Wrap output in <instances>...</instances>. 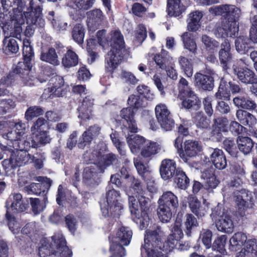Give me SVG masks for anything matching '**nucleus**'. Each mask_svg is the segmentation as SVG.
Instances as JSON below:
<instances>
[{
  "label": "nucleus",
  "instance_id": "2",
  "mask_svg": "<svg viewBox=\"0 0 257 257\" xmlns=\"http://www.w3.org/2000/svg\"><path fill=\"white\" fill-rule=\"evenodd\" d=\"M120 173L122 177L131 184V187L126 189L128 196L130 211L134 221L139 224L141 229L146 227L149 223V199L144 195L145 191L140 182L133 176L128 174L125 167H122Z\"/></svg>",
  "mask_w": 257,
  "mask_h": 257
},
{
  "label": "nucleus",
  "instance_id": "19",
  "mask_svg": "<svg viewBox=\"0 0 257 257\" xmlns=\"http://www.w3.org/2000/svg\"><path fill=\"white\" fill-rule=\"evenodd\" d=\"M209 12L215 15H222L226 16L228 19L227 23L235 21L240 15V10L233 5H224L219 7H215L210 8Z\"/></svg>",
  "mask_w": 257,
  "mask_h": 257
},
{
  "label": "nucleus",
  "instance_id": "17",
  "mask_svg": "<svg viewBox=\"0 0 257 257\" xmlns=\"http://www.w3.org/2000/svg\"><path fill=\"white\" fill-rule=\"evenodd\" d=\"M89 150H91L93 151V154H90V155H98L100 152H101L100 155H99L98 158H97V160L95 161L97 165H98L99 169V171L100 173H102L105 168L111 165L116 160V156L113 154H108L105 156H102V154L106 150V145L103 142H100L96 147L91 148Z\"/></svg>",
  "mask_w": 257,
  "mask_h": 257
},
{
  "label": "nucleus",
  "instance_id": "54",
  "mask_svg": "<svg viewBox=\"0 0 257 257\" xmlns=\"http://www.w3.org/2000/svg\"><path fill=\"white\" fill-rule=\"evenodd\" d=\"M85 29L83 26L80 24L76 25L72 31V36L74 41L81 45L83 43Z\"/></svg>",
  "mask_w": 257,
  "mask_h": 257
},
{
  "label": "nucleus",
  "instance_id": "13",
  "mask_svg": "<svg viewBox=\"0 0 257 257\" xmlns=\"http://www.w3.org/2000/svg\"><path fill=\"white\" fill-rule=\"evenodd\" d=\"M12 4L7 2L6 0H0V25H3V28L4 33L6 36H10L7 30L13 28L14 23H12V17L14 15L15 11L20 12L23 16L22 9L18 7L16 9H14L13 12L10 16H8L9 8L12 6Z\"/></svg>",
  "mask_w": 257,
  "mask_h": 257
},
{
  "label": "nucleus",
  "instance_id": "21",
  "mask_svg": "<svg viewBox=\"0 0 257 257\" xmlns=\"http://www.w3.org/2000/svg\"><path fill=\"white\" fill-rule=\"evenodd\" d=\"M238 24L235 21L231 22L230 24L227 21L218 24L214 30V34L217 38H225L227 37H233L238 33Z\"/></svg>",
  "mask_w": 257,
  "mask_h": 257
},
{
  "label": "nucleus",
  "instance_id": "14",
  "mask_svg": "<svg viewBox=\"0 0 257 257\" xmlns=\"http://www.w3.org/2000/svg\"><path fill=\"white\" fill-rule=\"evenodd\" d=\"M155 114L158 122L164 130L169 131L174 126V121L172 118L169 110L165 104L160 103L156 105Z\"/></svg>",
  "mask_w": 257,
  "mask_h": 257
},
{
  "label": "nucleus",
  "instance_id": "43",
  "mask_svg": "<svg viewBox=\"0 0 257 257\" xmlns=\"http://www.w3.org/2000/svg\"><path fill=\"white\" fill-rule=\"evenodd\" d=\"M158 203L176 209L178 206L177 197L171 191H166L163 193L158 200Z\"/></svg>",
  "mask_w": 257,
  "mask_h": 257
},
{
  "label": "nucleus",
  "instance_id": "20",
  "mask_svg": "<svg viewBox=\"0 0 257 257\" xmlns=\"http://www.w3.org/2000/svg\"><path fill=\"white\" fill-rule=\"evenodd\" d=\"M52 242L50 248L54 250L58 257H71L72 251L66 246L65 239L61 233L55 234L52 237Z\"/></svg>",
  "mask_w": 257,
  "mask_h": 257
},
{
  "label": "nucleus",
  "instance_id": "61",
  "mask_svg": "<svg viewBox=\"0 0 257 257\" xmlns=\"http://www.w3.org/2000/svg\"><path fill=\"white\" fill-rule=\"evenodd\" d=\"M6 215L8 220L9 229L14 234L19 233L21 226L20 222L16 220V218L11 215V214L8 215V213H6Z\"/></svg>",
  "mask_w": 257,
  "mask_h": 257
},
{
  "label": "nucleus",
  "instance_id": "63",
  "mask_svg": "<svg viewBox=\"0 0 257 257\" xmlns=\"http://www.w3.org/2000/svg\"><path fill=\"white\" fill-rule=\"evenodd\" d=\"M212 232L208 229H202L200 232L199 239L206 248H209L211 246Z\"/></svg>",
  "mask_w": 257,
  "mask_h": 257
},
{
  "label": "nucleus",
  "instance_id": "32",
  "mask_svg": "<svg viewBox=\"0 0 257 257\" xmlns=\"http://www.w3.org/2000/svg\"><path fill=\"white\" fill-rule=\"evenodd\" d=\"M233 69L236 74L238 78L242 83L246 84H257V77L253 71L247 68H238L235 66Z\"/></svg>",
  "mask_w": 257,
  "mask_h": 257
},
{
  "label": "nucleus",
  "instance_id": "18",
  "mask_svg": "<svg viewBox=\"0 0 257 257\" xmlns=\"http://www.w3.org/2000/svg\"><path fill=\"white\" fill-rule=\"evenodd\" d=\"M221 48L219 52V58L221 64L224 69L232 68L236 64L241 65L243 62L241 60H233L230 54V46L227 41H225L221 44Z\"/></svg>",
  "mask_w": 257,
  "mask_h": 257
},
{
  "label": "nucleus",
  "instance_id": "64",
  "mask_svg": "<svg viewBox=\"0 0 257 257\" xmlns=\"http://www.w3.org/2000/svg\"><path fill=\"white\" fill-rule=\"evenodd\" d=\"M147 36L146 29L143 25H139L135 31V42L137 44H141Z\"/></svg>",
  "mask_w": 257,
  "mask_h": 257
},
{
  "label": "nucleus",
  "instance_id": "62",
  "mask_svg": "<svg viewBox=\"0 0 257 257\" xmlns=\"http://www.w3.org/2000/svg\"><path fill=\"white\" fill-rule=\"evenodd\" d=\"M194 121L198 127L207 128L209 125L210 121L204 115L202 112H197L193 116Z\"/></svg>",
  "mask_w": 257,
  "mask_h": 257
},
{
  "label": "nucleus",
  "instance_id": "49",
  "mask_svg": "<svg viewBox=\"0 0 257 257\" xmlns=\"http://www.w3.org/2000/svg\"><path fill=\"white\" fill-rule=\"evenodd\" d=\"M184 48L189 51L195 53L197 50V45L192 34L185 32L181 36Z\"/></svg>",
  "mask_w": 257,
  "mask_h": 257
},
{
  "label": "nucleus",
  "instance_id": "55",
  "mask_svg": "<svg viewBox=\"0 0 257 257\" xmlns=\"http://www.w3.org/2000/svg\"><path fill=\"white\" fill-rule=\"evenodd\" d=\"M134 163L138 173L142 176L144 179L146 177H150L151 175L150 171L147 165L143 163L142 160L140 158L137 157L134 159Z\"/></svg>",
  "mask_w": 257,
  "mask_h": 257
},
{
  "label": "nucleus",
  "instance_id": "12",
  "mask_svg": "<svg viewBox=\"0 0 257 257\" xmlns=\"http://www.w3.org/2000/svg\"><path fill=\"white\" fill-rule=\"evenodd\" d=\"M23 60L17 64L14 72L20 75L25 85L29 86L37 85L38 80L32 75V61H29L28 63L25 60Z\"/></svg>",
  "mask_w": 257,
  "mask_h": 257
},
{
  "label": "nucleus",
  "instance_id": "27",
  "mask_svg": "<svg viewBox=\"0 0 257 257\" xmlns=\"http://www.w3.org/2000/svg\"><path fill=\"white\" fill-rule=\"evenodd\" d=\"M176 162L171 159H164L160 167V172L161 177L165 180H169L177 175Z\"/></svg>",
  "mask_w": 257,
  "mask_h": 257
},
{
  "label": "nucleus",
  "instance_id": "60",
  "mask_svg": "<svg viewBox=\"0 0 257 257\" xmlns=\"http://www.w3.org/2000/svg\"><path fill=\"white\" fill-rule=\"evenodd\" d=\"M198 223L196 218L191 214H187L185 217L184 226L186 229V233L190 235L193 228L197 227Z\"/></svg>",
  "mask_w": 257,
  "mask_h": 257
},
{
  "label": "nucleus",
  "instance_id": "11",
  "mask_svg": "<svg viewBox=\"0 0 257 257\" xmlns=\"http://www.w3.org/2000/svg\"><path fill=\"white\" fill-rule=\"evenodd\" d=\"M7 125L10 127H13L15 128L14 131H9L6 134H4L3 137L5 139L10 140L12 143V147L14 148V145L16 142H20V144L25 142H28L26 134V125L22 122L15 123L10 121L7 123Z\"/></svg>",
  "mask_w": 257,
  "mask_h": 257
},
{
  "label": "nucleus",
  "instance_id": "52",
  "mask_svg": "<svg viewBox=\"0 0 257 257\" xmlns=\"http://www.w3.org/2000/svg\"><path fill=\"white\" fill-rule=\"evenodd\" d=\"M236 142L239 150L243 154H247L251 151L253 143L249 138L239 136Z\"/></svg>",
  "mask_w": 257,
  "mask_h": 257
},
{
  "label": "nucleus",
  "instance_id": "56",
  "mask_svg": "<svg viewBox=\"0 0 257 257\" xmlns=\"http://www.w3.org/2000/svg\"><path fill=\"white\" fill-rule=\"evenodd\" d=\"M23 60H25L26 62L32 61L33 58L34 56V53L31 45L30 40L26 38L24 39L23 41Z\"/></svg>",
  "mask_w": 257,
  "mask_h": 257
},
{
  "label": "nucleus",
  "instance_id": "37",
  "mask_svg": "<svg viewBox=\"0 0 257 257\" xmlns=\"http://www.w3.org/2000/svg\"><path fill=\"white\" fill-rule=\"evenodd\" d=\"M132 234V231L129 228L121 226L118 229L115 236H111L109 238L114 240H117V242L122 245H128L131 242Z\"/></svg>",
  "mask_w": 257,
  "mask_h": 257
},
{
  "label": "nucleus",
  "instance_id": "34",
  "mask_svg": "<svg viewBox=\"0 0 257 257\" xmlns=\"http://www.w3.org/2000/svg\"><path fill=\"white\" fill-rule=\"evenodd\" d=\"M228 128V121L226 118L219 117L215 119L212 126V137L220 140L222 132H226Z\"/></svg>",
  "mask_w": 257,
  "mask_h": 257
},
{
  "label": "nucleus",
  "instance_id": "26",
  "mask_svg": "<svg viewBox=\"0 0 257 257\" xmlns=\"http://www.w3.org/2000/svg\"><path fill=\"white\" fill-rule=\"evenodd\" d=\"M87 25L89 32L95 31L104 20V16L99 9H94L87 13Z\"/></svg>",
  "mask_w": 257,
  "mask_h": 257
},
{
  "label": "nucleus",
  "instance_id": "35",
  "mask_svg": "<svg viewBox=\"0 0 257 257\" xmlns=\"http://www.w3.org/2000/svg\"><path fill=\"white\" fill-rule=\"evenodd\" d=\"M247 240L246 234L241 231L235 233L230 238L229 241V249L233 251H236L244 247V244Z\"/></svg>",
  "mask_w": 257,
  "mask_h": 257
},
{
  "label": "nucleus",
  "instance_id": "10",
  "mask_svg": "<svg viewBox=\"0 0 257 257\" xmlns=\"http://www.w3.org/2000/svg\"><path fill=\"white\" fill-rule=\"evenodd\" d=\"M29 207L28 200L20 193H12L6 202L7 213H17L26 211Z\"/></svg>",
  "mask_w": 257,
  "mask_h": 257
},
{
  "label": "nucleus",
  "instance_id": "7",
  "mask_svg": "<svg viewBox=\"0 0 257 257\" xmlns=\"http://www.w3.org/2000/svg\"><path fill=\"white\" fill-rule=\"evenodd\" d=\"M210 216L215 221L217 230L219 231L230 233L234 230V225L231 216L223 208L222 205L218 204L212 211Z\"/></svg>",
  "mask_w": 257,
  "mask_h": 257
},
{
  "label": "nucleus",
  "instance_id": "24",
  "mask_svg": "<svg viewBox=\"0 0 257 257\" xmlns=\"http://www.w3.org/2000/svg\"><path fill=\"white\" fill-rule=\"evenodd\" d=\"M202 150V147L198 142L192 140L186 141L184 144L183 151L179 156L184 162H187L188 157L196 156Z\"/></svg>",
  "mask_w": 257,
  "mask_h": 257
},
{
  "label": "nucleus",
  "instance_id": "1",
  "mask_svg": "<svg viewBox=\"0 0 257 257\" xmlns=\"http://www.w3.org/2000/svg\"><path fill=\"white\" fill-rule=\"evenodd\" d=\"M181 217V215H178L172 233L163 244L162 241L164 235L160 228L157 227L147 229L144 235V243L141 247L142 257H168L160 250L170 251L177 246L183 235Z\"/></svg>",
  "mask_w": 257,
  "mask_h": 257
},
{
  "label": "nucleus",
  "instance_id": "28",
  "mask_svg": "<svg viewBox=\"0 0 257 257\" xmlns=\"http://www.w3.org/2000/svg\"><path fill=\"white\" fill-rule=\"evenodd\" d=\"M128 132L126 133V141L132 153L137 155L140 153L141 149L145 142L146 139L137 135H130Z\"/></svg>",
  "mask_w": 257,
  "mask_h": 257
},
{
  "label": "nucleus",
  "instance_id": "51",
  "mask_svg": "<svg viewBox=\"0 0 257 257\" xmlns=\"http://www.w3.org/2000/svg\"><path fill=\"white\" fill-rule=\"evenodd\" d=\"M179 64L181 69L188 77H191L193 73V64L191 59L185 57L180 56L178 59Z\"/></svg>",
  "mask_w": 257,
  "mask_h": 257
},
{
  "label": "nucleus",
  "instance_id": "29",
  "mask_svg": "<svg viewBox=\"0 0 257 257\" xmlns=\"http://www.w3.org/2000/svg\"><path fill=\"white\" fill-rule=\"evenodd\" d=\"M161 149V145L158 143L146 139L140 154L144 158L151 159L158 154Z\"/></svg>",
  "mask_w": 257,
  "mask_h": 257
},
{
  "label": "nucleus",
  "instance_id": "4",
  "mask_svg": "<svg viewBox=\"0 0 257 257\" xmlns=\"http://www.w3.org/2000/svg\"><path fill=\"white\" fill-rule=\"evenodd\" d=\"M35 145V144L34 143L29 142H25L21 144L20 142H16L13 149L11 148L10 145L8 147L0 144V149L10 155L9 159L3 161V166L7 173H13L11 171L14 169L31 162L32 159L27 151V149Z\"/></svg>",
  "mask_w": 257,
  "mask_h": 257
},
{
  "label": "nucleus",
  "instance_id": "30",
  "mask_svg": "<svg viewBox=\"0 0 257 257\" xmlns=\"http://www.w3.org/2000/svg\"><path fill=\"white\" fill-rule=\"evenodd\" d=\"M100 131V127L97 125H94L89 127L85 131L79 139L78 146L79 148L83 149L88 145L91 141L98 136Z\"/></svg>",
  "mask_w": 257,
  "mask_h": 257
},
{
  "label": "nucleus",
  "instance_id": "16",
  "mask_svg": "<svg viewBox=\"0 0 257 257\" xmlns=\"http://www.w3.org/2000/svg\"><path fill=\"white\" fill-rule=\"evenodd\" d=\"M66 93V87L64 80L59 76H55L50 80L49 87L45 89L43 97L53 98L54 96H63Z\"/></svg>",
  "mask_w": 257,
  "mask_h": 257
},
{
  "label": "nucleus",
  "instance_id": "41",
  "mask_svg": "<svg viewBox=\"0 0 257 257\" xmlns=\"http://www.w3.org/2000/svg\"><path fill=\"white\" fill-rule=\"evenodd\" d=\"M182 105L185 108L197 109L199 108L200 101L194 92L180 96Z\"/></svg>",
  "mask_w": 257,
  "mask_h": 257
},
{
  "label": "nucleus",
  "instance_id": "3",
  "mask_svg": "<svg viewBox=\"0 0 257 257\" xmlns=\"http://www.w3.org/2000/svg\"><path fill=\"white\" fill-rule=\"evenodd\" d=\"M105 30L97 33V40L99 45L104 49L111 47L110 51L105 58L106 71L111 73L120 64L123 58L128 55V51L124 47L123 37L118 30L111 32L105 37Z\"/></svg>",
  "mask_w": 257,
  "mask_h": 257
},
{
  "label": "nucleus",
  "instance_id": "57",
  "mask_svg": "<svg viewBox=\"0 0 257 257\" xmlns=\"http://www.w3.org/2000/svg\"><path fill=\"white\" fill-rule=\"evenodd\" d=\"M227 241V236L225 235H222L216 238L212 245V249L216 250L221 253H224L225 252V246Z\"/></svg>",
  "mask_w": 257,
  "mask_h": 257
},
{
  "label": "nucleus",
  "instance_id": "47",
  "mask_svg": "<svg viewBox=\"0 0 257 257\" xmlns=\"http://www.w3.org/2000/svg\"><path fill=\"white\" fill-rule=\"evenodd\" d=\"M40 59L55 66L58 65L60 63L58 55L53 48H50L46 52H42Z\"/></svg>",
  "mask_w": 257,
  "mask_h": 257
},
{
  "label": "nucleus",
  "instance_id": "23",
  "mask_svg": "<svg viewBox=\"0 0 257 257\" xmlns=\"http://www.w3.org/2000/svg\"><path fill=\"white\" fill-rule=\"evenodd\" d=\"M239 91L240 88L238 85L231 82H228L222 79L215 95L219 99H229L230 92L234 94L239 92Z\"/></svg>",
  "mask_w": 257,
  "mask_h": 257
},
{
  "label": "nucleus",
  "instance_id": "33",
  "mask_svg": "<svg viewBox=\"0 0 257 257\" xmlns=\"http://www.w3.org/2000/svg\"><path fill=\"white\" fill-rule=\"evenodd\" d=\"M93 105V99L90 96L86 97L78 108L79 117L84 120L90 119L92 117Z\"/></svg>",
  "mask_w": 257,
  "mask_h": 257
},
{
  "label": "nucleus",
  "instance_id": "42",
  "mask_svg": "<svg viewBox=\"0 0 257 257\" xmlns=\"http://www.w3.org/2000/svg\"><path fill=\"white\" fill-rule=\"evenodd\" d=\"M202 12L196 11L188 15L187 29L189 31L196 32L200 27V21L203 17Z\"/></svg>",
  "mask_w": 257,
  "mask_h": 257
},
{
  "label": "nucleus",
  "instance_id": "22",
  "mask_svg": "<svg viewBox=\"0 0 257 257\" xmlns=\"http://www.w3.org/2000/svg\"><path fill=\"white\" fill-rule=\"evenodd\" d=\"M93 151L91 150L87 151L83 155V158L86 162L91 161L92 164L89 166L86 167L83 172V178L88 180L94 177L96 174L99 172V167L98 165L95 163V161L97 160V158L99 157V155H100L101 152L98 153V155L94 156L93 155H90V154H93Z\"/></svg>",
  "mask_w": 257,
  "mask_h": 257
},
{
  "label": "nucleus",
  "instance_id": "38",
  "mask_svg": "<svg viewBox=\"0 0 257 257\" xmlns=\"http://www.w3.org/2000/svg\"><path fill=\"white\" fill-rule=\"evenodd\" d=\"M201 178L204 180L205 186L208 190L215 188L219 183V180L216 178L213 169L204 171L202 173Z\"/></svg>",
  "mask_w": 257,
  "mask_h": 257
},
{
  "label": "nucleus",
  "instance_id": "50",
  "mask_svg": "<svg viewBox=\"0 0 257 257\" xmlns=\"http://www.w3.org/2000/svg\"><path fill=\"white\" fill-rule=\"evenodd\" d=\"M33 135V139L32 140H28L30 143H34L35 144V146H31L32 148H36L38 147L39 144H45L50 142L51 138L47 134V131H40L36 133Z\"/></svg>",
  "mask_w": 257,
  "mask_h": 257
},
{
  "label": "nucleus",
  "instance_id": "58",
  "mask_svg": "<svg viewBox=\"0 0 257 257\" xmlns=\"http://www.w3.org/2000/svg\"><path fill=\"white\" fill-rule=\"evenodd\" d=\"M32 209L35 214L42 212L46 207L47 200L44 198L40 200L38 198H30Z\"/></svg>",
  "mask_w": 257,
  "mask_h": 257
},
{
  "label": "nucleus",
  "instance_id": "9",
  "mask_svg": "<svg viewBox=\"0 0 257 257\" xmlns=\"http://www.w3.org/2000/svg\"><path fill=\"white\" fill-rule=\"evenodd\" d=\"M41 11L40 0H31L30 2V7L27 11L23 12L25 22H26L29 25L25 31L26 36L31 37L34 34L35 30L33 25L35 24L39 18Z\"/></svg>",
  "mask_w": 257,
  "mask_h": 257
},
{
  "label": "nucleus",
  "instance_id": "59",
  "mask_svg": "<svg viewBox=\"0 0 257 257\" xmlns=\"http://www.w3.org/2000/svg\"><path fill=\"white\" fill-rule=\"evenodd\" d=\"M176 176L177 186L181 189H186L189 184V179L185 173L180 168H178Z\"/></svg>",
  "mask_w": 257,
  "mask_h": 257
},
{
  "label": "nucleus",
  "instance_id": "15",
  "mask_svg": "<svg viewBox=\"0 0 257 257\" xmlns=\"http://www.w3.org/2000/svg\"><path fill=\"white\" fill-rule=\"evenodd\" d=\"M154 60L157 66L162 69H166L167 75L172 79L177 78V73L172 67L167 68V65L171 64L173 60V57L170 56L169 52L162 49L160 53L156 54L154 57Z\"/></svg>",
  "mask_w": 257,
  "mask_h": 257
},
{
  "label": "nucleus",
  "instance_id": "46",
  "mask_svg": "<svg viewBox=\"0 0 257 257\" xmlns=\"http://www.w3.org/2000/svg\"><path fill=\"white\" fill-rule=\"evenodd\" d=\"M159 205L157 209L159 218L162 222H169L172 217V212L175 209L161 203H159Z\"/></svg>",
  "mask_w": 257,
  "mask_h": 257
},
{
  "label": "nucleus",
  "instance_id": "6",
  "mask_svg": "<svg viewBox=\"0 0 257 257\" xmlns=\"http://www.w3.org/2000/svg\"><path fill=\"white\" fill-rule=\"evenodd\" d=\"M127 103L130 107L123 108L120 113L121 117L125 120L127 123V126L122 128V132L124 134L128 132L133 133L137 132V125L134 117L136 111L142 107V100L138 96L135 95H132L128 97Z\"/></svg>",
  "mask_w": 257,
  "mask_h": 257
},
{
  "label": "nucleus",
  "instance_id": "48",
  "mask_svg": "<svg viewBox=\"0 0 257 257\" xmlns=\"http://www.w3.org/2000/svg\"><path fill=\"white\" fill-rule=\"evenodd\" d=\"M236 50L240 54H245L252 47L249 40L245 37H239L235 41Z\"/></svg>",
  "mask_w": 257,
  "mask_h": 257
},
{
  "label": "nucleus",
  "instance_id": "53",
  "mask_svg": "<svg viewBox=\"0 0 257 257\" xmlns=\"http://www.w3.org/2000/svg\"><path fill=\"white\" fill-rule=\"evenodd\" d=\"M62 64L65 67H71L74 66L78 63V57L76 54L69 49L63 58Z\"/></svg>",
  "mask_w": 257,
  "mask_h": 257
},
{
  "label": "nucleus",
  "instance_id": "5",
  "mask_svg": "<svg viewBox=\"0 0 257 257\" xmlns=\"http://www.w3.org/2000/svg\"><path fill=\"white\" fill-rule=\"evenodd\" d=\"M12 23H14V26L13 28L7 31L10 36H7L5 34L4 45L6 51L12 53H16L19 50V47L16 40L11 37L21 39L22 26L25 24V19L20 12L15 11L14 15L12 17Z\"/></svg>",
  "mask_w": 257,
  "mask_h": 257
},
{
  "label": "nucleus",
  "instance_id": "40",
  "mask_svg": "<svg viewBox=\"0 0 257 257\" xmlns=\"http://www.w3.org/2000/svg\"><path fill=\"white\" fill-rule=\"evenodd\" d=\"M186 7L181 0H168L167 12L171 17H178L185 12Z\"/></svg>",
  "mask_w": 257,
  "mask_h": 257
},
{
  "label": "nucleus",
  "instance_id": "44",
  "mask_svg": "<svg viewBox=\"0 0 257 257\" xmlns=\"http://www.w3.org/2000/svg\"><path fill=\"white\" fill-rule=\"evenodd\" d=\"M234 105L237 107L251 110L256 107L255 103L247 96H237L233 99Z\"/></svg>",
  "mask_w": 257,
  "mask_h": 257
},
{
  "label": "nucleus",
  "instance_id": "39",
  "mask_svg": "<svg viewBox=\"0 0 257 257\" xmlns=\"http://www.w3.org/2000/svg\"><path fill=\"white\" fill-rule=\"evenodd\" d=\"M194 77L195 83L198 86L203 89L208 90L213 88L214 80L213 77L210 75L197 73Z\"/></svg>",
  "mask_w": 257,
  "mask_h": 257
},
{
  "label": "nucleus",
  "instance_id": "36",
  "mask_svg": "<svg viewBox=\"0 0 257 257\" xmlns=\"http://www.w3.org/2000/svg\"><path fill=\"white\" fill-rule=\"evenodd\" d=\"M210 161L219 170L224 169L227 166L226 157L223 151L218 149L213 150L210 156Z\"/></svg>",
  "mask_w": 257,
  "mask_h": 257
},
{
  "label": "nucleus",
  "instance_id": "8",
  "mask_svg": "<svg viewBox=\"0 0 257 257\" xmlns=\"http://www.w3.org/2000/svg\"><path fill=\"white\" fill-rule=\"evenodd\" d=\"M106 200L100 202L101 210L103 216L111 215H118L123 205L119 202V193L114 189H108L105 197Z\"/></svg>",
  "mask_w": 257,
  "mask_h": 257
},
{
  "label": "nucleus",
  "instance_id": "45",
  "mask_svg": "<svg viewBox=\"0 0 257 257\" xmlns=\"http://www.w3.org/2000/svg\"><path fill=\"white\" fill-rule=\"evenodd\" d=\"M109 240L110 257H123L125 254V249L122 247L123 245L117 242V240H114L110 238Z\"/></svg>",
  "mask_w": 257,
  "mask_h": 257
},
{
  "label": "nucleus",
  "instance_id": "31",
  "mask_svg": "<svg viewBox=\"0 0 257 257\" xmlns=\"http://www.w3.org/2000/svg\"><path fill=\"white\" fill-rule=\"evenodd\" d=\"M257 256V239H247L244 247L237 252L236 257H256Z\"/></svg>",
  "mask_w": 257,
  "mask_h": 257
},
{
  "label": "nucleus",
  "instance_id": "25",
  "mask_svg": "<svg viewBox=\"0 0 257 257\" xmlns=\"http://www.w3.org/2000/svg\"><path fill=\"white\" fill-rule=\"evenodd\" d=\"M235 198L236 214L240 217H243L245 215L249 202L251 201V197L245 190H242L237 193Z\"/></svg>",
  "mask_w": 257,
  "mask_h": 257
}]
</instances>
